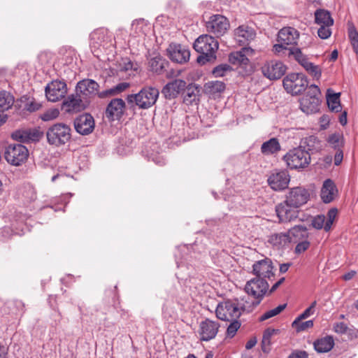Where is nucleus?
I'll return each mask as SVG.
<instances>
[{
  "label": "nucleus",
  "instance_id": "nucleus-1",
  "mask_svg": "<svg viewBox=\"0 0 358 358\" xmlns=\"http://www.w3.org/2000/svg\"><path fill=\"white\" fill-rule=\"evenodd\" d=\"M193 47L200 54L196 59L199 64L204 65L216 59L219 43L214 37L208 34L201 35L194 41Z\"/></svg>",
  "mask_w": 358,
  "mask_h": 358
},
{
  "label": "nucleus",
  "instance_id": "nucleus-2",
  "mask_svg": "<svg viewBox=\"0 0 358 358\" xmlns=\"http://www.w3.org/2000/svg\"><path fill=\"white\" fill-rule=\"evenodd\" d=\"M252 310L251 306L247 304H239L235 301H226L220 303L216 308V316L218 319L224 321H231L238 319L242 312L248 313Z\"/></svg>",
  "mask_w": 358,
  "mask_h": 358
},
{
  "label": "nucleus",
  "instance_id": "nucleus-3",
  "mask_svg": "<svg viewBox=\"0 0 358 358\" xmlns=\"http://www.w3.org/2000/svg\"><path fill=\"white\" fill-rule=\"evenodd\" d=\"M159 90L152 87H145L138 93L127 97L129 103H135L138 108L148 109L152 107L159 97Z\"/></svg>",
  "mask_w": 358,
  "mask_h": 358
},
{
  "label": "nucleus",
  "instance_id": "nucleus-4",
  "mask_svg": "<svg viewBox=\"0 0 358 358\" xmlns=\"http://www.w3.org/2000/svg\"><path fill=\"white\" fill-rule=\"evenodd\" d=\"M46 137L49 144L61 146L71 140V129L66 124L57 123L48 128Z\"/></svg>",
  "mask_w": 358,
  "mask_h": 358
},
{
  "label": "nucleus",
  "instance_id": "nucleus-5",
  "mask_svg": "<svg viewBox=\"0 0 358 358\" xmlns=\"http://www.w3.org/2000/svg\"><path fill=\"white\" fill-rule=\"evenodd\" d=\"M283 159L292 169H304L310 163V154L303 146H299L290 150Z\"/></svg>",
  "mask_w": 358,
  "mask_h": 358
},
{
  "label": "nucleus",
  "instance_id": "nucleus-6",
  "mask_svg": "<svg viewBox=\"0 0 358 358\" xmlns=\"http://www.w3.org/2000/svg\"><path fill=\"white\" fill-rule=\"evenodd\" d=\"M268 287V281L257 278H254L248 281L245 287V290L249 295L256 299V301H252L250 304L247 302L246 304L251 306L252 309L258 306L267 292Z\"/></svg>",
  "mask_w": 358,
  "mask_h": 358
},
{
  "label": "nucleus",
  "instance_id": "nucleus-7",
  "mask_svg": "<svg viewBox=\"0 0 358 358\" xmlns=\"http://www.w3.org/2000/svg\"><path fill=\"white\" fill-rule=\"evenodd\" d=\"M320 90L315 85H311L306 95L300 101V108L306 114H312L319 110Z\"/></svg>",
  "mask_w": 358,
  "mask_h": 358
},
{
  "label": "nucleus",
  "instance_id": "nucleus-8",
  "mask_svg": "<svg viewBox=\"0 0 358 358\" xmlns=\"http://www.w3.org/2000/svg\"><path fill=\"white\" fill-rule=\"evenodd\" d=\"M308 84L307 78L303 73H290L283 80L285 90L292 95L303 92Z\"/></svg>",
  "mask_w": 358,
  "mask_h": 358
},
{
  "label": "nucleus",
  "instance_id": "nucleus-9",
  "mask_svg": "<svg viewBox=\"0 0 358 358\" xmlns=\"http://www.w3.org/2000/svg\"><path fill=\"white\" fill-rule=\"evenodd\" d=\"M294 59L306 71V72L313 78L319 80L322 76V69L318 65L311 62L307 55H304L301 50L295 48L289 52Z\"/></svg>",
  "mask_w": 358,
  "mask_h": 358
},
{
  "label": "nucleus",
  "instance_id": "nucleus-10",
  "mask_svg": "<svg viewBox=\"0 0 358 358\" xmlns=\"http://www.w3.org/2000/svg\"><path fill=\"white\" fill-rule=\"evenodd\" d=\"M294 59L306 71V72L313 78L319 80L322 76V69L318 65L311 62L307 55H304L301 50L295 48L289 52Z\"/></svg>",
  "mask_w": 358,
  "mask_h": 358
},
{
  "label": "nucleus",
  "instance_id": "nucleus-11",
  "mask_svg": "<svg viewBox=\"0 0 358 358\" xmlns=\"http://www.w3.org/2000/svg\"><path fill=\"white\" fill-rule=\"evenodd\" d=\"M294 59L306 71V72L313 78L319 80L322 76V69L318 65L311 62L307 55H304L301 50L295 48L289 52Z\"/></svg>",
  "mask_w": 358,
  "mask_h": 358
},
{
  "label": "nucleus",
  "instance_id": "nucleus-12",
  "mask_svg": "<svg viewBox=\"0 0 358 358\" xmlns=\"http://www.w3.org/2000/svg\"><path fill=\"white\" fill-rule=\"evenodd\" d=\"M294 59L306 71V72L313 78L319 80L322 76V69L318 65L311 62L307 55H304L301 50L295 48L289 52Z\"/></svg>",
  "mask_w": 358,
  "mask_h": 358
},
{
  "label": "nucleus",
  "instance_id": "nucleus-13",
  "mask_svg": "<svg viewBox=\"0 0 358 358\" xmlns=\"http://www.w3.org/2000/svg\"><path fill=\"white\" fill-rule=\"evenodd\" d=\"M294 59L306 71V72L313 78L319 80L322 76V69L318 65L311 62L307 55H304L301 50L295 48L289 52Z\"/></svg>",
  "mask_w": 358,
  "mask_h": 358
},
{
  "label": "nucleus",
  "instance_id": "nucleus-14",
  "mask_svg": "<svg viewBox=\"0 0 358 358\" xmlns=\"http://www.w3.org/2000/svg\"><path fill=\"white\" fill-rule=\"evenodd\" d=\"M29 155L27 148L22 144H10L7 146L4 157L6 161L14 166L23 163Z\"/></svg>",
  "mask_w": 358,
  "mask_h": 358
},
{
  "label": "nucleus",
  "instance_id": "nucleus-15",
  "mask_svg": "<svg viewBox=\"0 0 358 358\" xmlns=\"http://www.w3.org/2000/svg\"><path fill=\"white\" fill-rule=\"evenodd\" d=\"M206 29L214 34L217 37L224 35L229 28V22L227 17L222 15H212L206 22Z\"/></svg>",
  "mask_w": 358,
  "mask_h": 358
},
{
  "label": "nucleus",
  "instance_id": "nucleus-16",
  "mask_svg": "<svg viewBox=\"0 0 358 358\" xmlns=\"http://www.w3.org/2000/svg\"><path fill=\"white\" fill-rule=\"evenodd\" d=\"M252 273L256 278L268 281L274 276V266L271 259L264 258L255 262L252 266Z\"/></svg>",
  "mask_w": 358,
  "mask_h": 358
},
{
  "label": "nucleus",
  "instance_id": "nucleus-17",
  "mask_svg": "<svg viewBox=\"0 0 358 358\" xmlns=\"http://www.w3.org/2000/svg\"><path fill=\"white\" fill-rule=\"evenodd\" d=\"M290 181V176L285 170H275L268 176L267 182L271 188L275 191L285 189Z\"/></svg>",
  "mask_w": 358,
  "mask_h": 358
},
{
  "label": "nucleus",
  "instance_id": "nucleus-18",
  "mask_svg": "<svg viewBox=\"0 0 358 358\" xmlns=\"http://www.w3.org/2000/svg\"><path fill=\"white\" fill-rule=\"evenodd\" d=\"M45 91L48 100L56 102L65 96L67 93V86L64 82L53 80L45 87Z\"/></svg>",
  "mask_w": 358,
  "mask_h": 358
},
{
  "label": "nucleus",
  "instance_id": "nucleus-19",
  "mask_svg": "<svg viewBox=\"0 0 358 358\" xmlns=\"http://www.w3.org/2000/svg\"><path fill=\"white\" fill-rule=\"evenodd\" d=\"M309 196L310 194L307 189L302 187H296L290 189L286 196V201L291 207L298 208L307 203Z\"/></svg>",
  "mask_w": 358,
  "mask_h": 358
},
{
  "label": "nucleus",
  "instance_id": "nucleus-20",
  "mask_svg": "<svg viewBox=\"0 0 358 358\" xmlns=\"http://www.w3.org/2000/svg\"><path fill=\"white\" fill-rule=\"evenodd\" d=\"M286 71V66L280 61L266 62L262 67L264 76L270 80L280 78Z\"/></svg>",
  "mask_w": 358,
  "mask_h": 358
},
{
  "label": "nucleus",
  "instance_id": "nucleus-21",
  "mask_svg": "<svg viewBox=\"0 0 358 358\" xmlns=\"http://www.w3.org/2000/svg\"><path fill=\"white\" fill-rule=\"evenodd\" d=\"M166 52L169 59L176 63H185L190 57L189 50L180 44L171 43Z\"/></svg>",
  "mask_w": 358,
  "mask_h": 358
},
{
  "label": "nucleus",
  "instance_id": "nucleus-22",
  "mask_svg": "<svg viewBox=\"0 0 358 358\" xmlns=\"http://www.w3.org/2000/svg\"><path fill=\"white\" fill-rule=\"evenodd\" d=\"M94 125L93 117L88 113L80 115L74 120L76 131L83 136L91 134L94 129Z\"/></svg>",
  "mask_w": 358,
  "mask_h": 358
},
{
  "label": "nucleus",
  "instance_id": "nucleus-23",
  "mask_svg": "<svg viewBox=\"0 0 358 358\" xmlns=\"http://www.w3.org/2000/svg\"><path fill=\"white\" fill-rule=\"evenodd\" d=\"M87 101L76 92V94L69 95L62 103V110L69 113L80 112L85 109Z\"/></svg>",
  "mask_w": 358,
  "mask_h": 358
},
{
  "label": "nucleus",
  "instance_id": "nucleus-24",
  "mask_svg": "<svg viewBox=\"0 0 358 358\" xmlns=\"http://www.w3.org/2000/svg\"><path fill=\"white\" fill-rule=\"evenodd\" d=\"M99 85L92 79H84L78 83L76 92L79 94L84 100L98 93Z\"/></svg>",
  "mask_w": 358,
  "mask_h": 358
},
{
  "label": "nucleus",
  "instance_id": "nucleus-25",
  "mask_svg": "<svg viewBox=\"0 0 358 358\" xmlns=\"http://www.w3.org/2000/svg\"><path fill=\"white\" fill-rule=\"evenodd\" d=\"M220 324L215 321L206 319L199 325V335L201 341H208L214 338L217 332Z\"/></svg>",
  "mask_w": 358,
  "mask_h": 358
},
{
  "label": "nucleus",
  "instance_id": "nucleus-26",
  "mask_svg": "<svg viewBox=\"0 0 358 358\" xmlns=\"http://www.w3.org/2000/svg\"><path fill=\"white\" fill-rule=\"evenodd\" d=\"M125 103L122 99H113L108 104L105 115L109 121L119 120L123 115Z\"/></svg>",
  "mask_w": 358,
  "mask_h": 358
},
{
  "label": "nucleus",
  "instance_id": "nucleus-27",
  "mask_svg": "<svg viewBox=\"0 0 358 358\" xmlns=\"http://www.w3.org/2000/svg\"><path fill=\"white\" fill-rule=\"evenodd\" d=\"M299 38V32L291 27L281 29L278 34V42L286 44V45H294L297 44Z\"/></svg>",
  "mask_w": 358,
  "mask_h": 358
},
{
  "label": "nucleus",
  "instance_id": "nucleus-28",
  "mask_svg": "<svg viewBox=\"0 0 358 358\" xmlns=\"http://www.w3.org/2000/svg\"><path fill=\"white\" fill-rule=\"evenodd\" d=\"M185 87V81L180 79H176L167 83L163 87L162 93L166 99H172L176 98Z\"/></svg>",
  "mask_w": 358,
  "mask_h": 358
},
{
  "label": "nucleus",
  "instance_id": "nucleus-29",
  "mask_svg": "<svg viewBox=\"0 0 358 358\" xmlns=\"http://www.w3.org/2000/svg\"><path fill=\"white\" fill-rule=\"evenodd\" d=\"M285 200L284 202L279 203L275 207L277 215L280 222H289L292 219L296 218L297 212Z\"/></svg>",
  "mask_w": 358,
  "mask_h": 358
},
{
  "label": "nucleus",
  "instance_id": "nucleus-30",
  "mask_svg": "<svg viewBox=\"0 0 358 358\" xmlns=\"http://www.w3.org/2000/svg\"><path fill=\"white\" fill-rule=\"evenodd\" d=\"M234 35L236 40L240 45H245L252 41L256 34L252 28L247 25H241L235 29Z\"/></svg>",
  "mask_w": 358,
  "mask_h": 358
},
{
  "label": "nucleus",
  "instance_id": "nucleus-31",
  "mask_svg": "<svg viewBox=\"0 0 358 358\" xmlns=\"http://www.w3.org/2000/svg\"><path fill=\"white\" fill-rule=\"evenodd\" d=\"M338 190L333 180L327 179L324 181L321 188L320 196L322 201L329 203L334 201Z\"/></svg>",
  "mask_w": 358,
  "mask_h": 358
},
{
  "label": "nucleus",
  "instance_id": "nucleus-32",
  "mask_svg": "<svg viewBox=\"0 0 358 358\" xmlns=\"http://www.w3.org/2000/svg\"><path fill=\"white\" fill-rule=\"evenodd\" d=\"M91 43L94 46L107 44L111 41L108 29L100 28L92 31L90 36Z\"/></svg>",
  "mask_w": 358,
  "mask_h": 358
},
{
  "label": "nucleus",
  "instance_id": "nucleus-33",
  "mask_svg": "<svg viewBox=\"0 0 358 358\" xmlns=\"http://www.w3.org/2000/svg\"><path fill=\"white\" fill-rule=\"evenodd\" d=\"M225 90V84L219 80L208 81L203 85V91L210 96L216 98Z\"/></svg>",
  "mask_w": 358,
  "mask_h": 358
},
{
  "label": "nucleus",
  "instance_id": "nucleus-34",
  "mask_svg": "<svg viewBox=\"0 0 358 358\" xmlns=\"http://www.w3.org/2000/svg\"><path fill=\"white\" fill-rule=\"evenodd\" d=\"M290 242L296 243L304 239L309 238V233L306 227L296 225L287 231Z\"/></svg>",
  "mask_w": 358,
  "mask_h": 358
},
{
  "label": "nucleus",
  "instance_id": "nucleus-35",
  "mask_svg": "<svg viewBox=\"0 0 358 358\" xmlns=\"http://www.w3.org/2000/svg\"><path fill=\"white\" fill-rule=\"evenodd\" d=\"M281 150L279 141L276 138H271L262 143L261 152L264 155H271L278 153Z\"/></svg>",
  "mask_w": 358,
  "mask_h": 358
},
{
  "label": "nucleus",
  "instance_id": "nucleus-36",
  "mask_svg": "<svg viewBox=\"0 0 358 358\" xmlns=\"http://www.w3.org/2000/svg\"><path fill=\"white\" fill-rule=\"evenodd\" d=\"M268 242L273 246L280 248L290 243V239L287 232L278 233L271 234L268 237Z\"/></svg>",
  "mask_w": 358,
  "mask_h": 358
},
{
  "label": "nucleus",
  "instance_id": "nucleus-37",
  "mask_svg": "<svg viewBox=\"0 0 358 358\" xmlns=\"http://www.w3.org/2000/svg\"><path fill=\"white\" fill-rule=\"evenodd\" d=\"M334 345V341L331 336H326L317 340L314 343V348L318 352H327L330 351Z\"/></svg>",
  "mask_w": 358,
  "mask_h": 358
},
{
  "label": "nucleus",
  "instance_id": "nucleus-38",
  "mask_svg": "<svg viewBox=\"0 0 358 358\" xmlns=\"http://www.w3.org/2000/svg\"><path fill=\"white\" fill-rule=\"evenodd\" d=\"M315 21L319 25H329L332 26L334 20L329 11L319 9L315 13Z\"/></svg>",
  "mask_w": 358,
  "mask_h": 358
},
{
  "label": "nucleus",
  "instance_id": "nucleus-39",
  "mask_svg": "<svg viewBox=\"0 0 358 358\" xmlns=\"http://www.w3.org/2000/svg\"><path fill=\"white\" fill-rule=\"evenodd\" d=\"M129 86L130 85L128 83H120L109 90L99 93V97L103 99L108 96L117 95L125 91Z\"/></svg>",
  "mask_w": 358,
  "mask_h": 358
},
{
  "label": "nucleus",
  "instance_id": "nucleus-40",
  "mask_svg": "<svg viewBox=\"0 0 358 358\" xmlns=\"http://www.w3.org/2000/svg\"><path fill=\"white\" fill-rule=\"evenodd\" d=\"M14 103L13 96L6 91L0 92V111L9 109Z\"/></svg>",
  "mask_w": 358,
  "mask_h": 358
},
{
  "label": "nucleus",
  "instance_id": "nucleus-41",
  "mask_svg": "<svg viewBox=\"0 0 358 358\" xmlns=\"http://www.w3.org/2000/svg\"><path fill=\"white\" fill-rule=\"evenodd\" d=\"M320 145V141L315 136H310L304 138L299 146H303V149L308 152L317 150Z\"/></svg>",
  "mask_w": 358,
  "mask_h": 358
},
{
  "label": "nucleus",
  "instance_id": "nucleus-42",
  "mask_svg": "<svg viewBox=\"0 0 358 358\" xmlns=\"http://www.w3.org/2000/svg\"><path fill=\"white\" fill-rule=\"evenodd\" d=\"M229 60L234 65L246 64L249 61L244 53V49L231 52L229 56Z\"/></svg>",
  "mask_w": 358,
  "mask_h": 358
},
{
  "label": "nucleus",
  "instance_id": "nucleus-43",
  "mask_svg": "<svg viewBox=\"0 0 358 358\" xmlns=\"http://www.w3.org/2000/svg\"><path fill=\"white\" fill-rule=\"evenodd\" d=\"M340 93L327 94V101L328 107L331 111L338 112L341 109Z\"/></svg>",
  "mask_w": 358,
  "mask_h": 358
},
{
  "label": "nucleus",
  "instance_id": "nucleus-44",
  "mask_svg": "<svg viewBox=\"0 0 358 358\" xmlns=\"http://www.w3.org/2000/svg\"><path fill=\"white\" fill-rule=\"evenodd\" d=\"M199 90L195 86H189L187 88L186 94L184 97V101L187 104H192L193 102L198 101Z\"/></svg>",
  "mask_w": 358,
  "mask_h": 358
},
{
  "label": "nucleus",
  "instance_id": "nucleus-45",
  "mask_svg": "<svg viewBox=\"0 0 358 358\" xmlns=\"http://www.w3.org/2000/svg\"><path fill=\"white\" fill-rule=\"evenodd\" d=\"M328 143L335 149H340L344 145L343 136L338 133L332 134L328 137Z\"/></svg>",
  "mask_w": 358,
  "mask_h": 358
},
{
  "label": "nucleus",
  "instance_id": "nucleus-46",
  "mask_svg": "<svg viewBox=\"0 0 358 358\" xmlns=\"http://www.w3.org/2000/svg\"><path fill=\"white\" fill-rule=\"evenodd\" d=\"M286 306H287L286 303L280 304L278 306H277L276 308L265 312L259 317V320L264 321V320L270 319L274 316H276L277 315L280 314L282 310H284L285 309Z\"/></svg>",
  "mask_w": 358,
  "mask_h": 358
},
{
  "label": "nucleus",
  "instance_id": "nucleus-47",
  "mask_svg": "<svg viewBox=\"0 0 358 358\" xmlns=\"http://www.w3.org/2000/svg\"><path fill=\"white\" fill-rule=\"evenodd\" d=\"M232 70V68L227 64H222L217 66H215L213 71L212 73L215 77H222L227 75V73L230 72Z\"/></svg>",
  "mask_w": 358,
  "mask_h": 358
},
{
  "label": "nucleus",
  "instance_id": "nucleus-48",
  "mask_svg": "<svg viewBox=\"0 0 358 358\" xmlns=\"http://www.w3.org/2000/svg\"><path fill=\"white\" fill-rule=\"evenodd\" d=\"M149 64L153 72L160 73L164 68V60L160 57H155L150 60Z\"/></svg>",
  "mask_w": 358,
  "mask_h": 358
},
{
  "label": "nucleus",
  "instance_id": "nucleus-49",
  "mask_svg": "<svg viewBox=\"0 0 358 358\" xmlns=\"http://www.w3.org/2000/svg\"><path fill=\"white\" fill-rule=\"evenodd\" d=\"M285 45L286 44H282V43L275 44L273 47V52L279 56H292V55H289V52L294 48H287Z\"/></svg>",
  "mask_w": 358,
  "mask_h": 358
},
{
  "label": "nucleus",
  "instance_id": "nucleus-50",
  "mask_svg": "<svg viewBox=\"0 0 358 358\" xmlns=\"http://www.w3.org/2000/svg\"><path fill=\"white\" fill-rule=\"evenodd\" d=\"M278 332V329H271V328H268L264 331V332L263 334V337H262V345H263V350L264 351H266V350L264 348L266 347V345H270L271 337L274 334H277Z\"/></svg>",
  "mask_w": 358,
  "mask_h": 358
},
{
  "label": "nucleus",
  "instance_id": "nucleus-51",
  "mask_svg": "<svg viewBox=\"0 0 358 358\" xmlns=\"http://www.w3.org/2000/svg\"><path fill=\"white\" fill-rule=\"evenodd\" d=\"M295 243H296V245L294 248V253L296 255H301L310 246V242L309 241V238L296 242Z\"/></svg>",
  "mask_w": 358,
  "mask_h": 358
},
{
  "label": "nucleus",
  "instance_id": "nucleus-52",
  "mask_svg": "<svg viewBox=\"0 0 358 358\" xmlns=\"http://www.w3.org/2000/svg\"><path fill=\"white\" fill-rule=\"evenodd\" d=\"M12 138L17 141L22 143H28L29 142V134L27 133V130H17L13 132L11 135Z\"/></svg>",
  "mask_w": 358,
  "mask_h": 358
},
{
  "label": "nucleus",
  "instance_id": "nucleus-53",
  "mask_svg": "<svg viewBox=\"0 0 358 358\" xmlns=\"http://www.w3.org/2000/svg\"><path fill=\"white\" fill-rule=\"evenodd\" d=\"M336 215H337V209L336 208H331V210H329V212L327 213V220H326L325 226H324V230L326 231H328L331 229V225L336 217Z\"/></svg>",
  "mask_w": 358,
  "mask_h": 358
},
{
  "label": "nucleus",
  "instance_id": "nucleus-54",
  "mask_svg": "<svg viewBox=\"0 0 358 358\" xmlns=\"http://www.w3.org/2000/svg\"><path fill=\"white\" fill-rule=\"evenodd\" d=\"M59 115V111L57 108H52L45 111L41 116L43 121H50L57 118Z\"/></svg>",
  "mask_w": 358,
  "mask_h": 358
},
{
  "label": "nucleus",
  "instance_id": "nucleus-55",
  "mask_svg": "<svg viewBox=\"0 0 358 358\" xmlns=\"http://www.w3.org/2000/svg\"><path fill=\"white\" fill-rule=\"evenodd\" d=\"M326 217L323 215H320L313 218L312 225L317 229H324Z\"/></svg>",
  "mask_w": 358,
  "mask_h": 358
},
{
  "label": "nucleus",
  "instance_id": "nucleus-56",
  "mask_svg": "<svg viewBox=\"0 0 358 358\" xmlns=\"http://www.w3.org/2000/svg\"><path fill=\"white\" fill-rule=\"evenodd\" d=\"M231 321V324L227 327V334L229 336L233 337L236 334L238 329L240 328L241 323L237 320V319Z\"/></svg>",
  "mask_w": 358,
  "mask_h": 358
},
{
  "label": "nucleus",
  "instance_id": "nucleus-57",
  "mask_svg": "<svg viewBox=\"0 0 358 358\" xmlns=\"http://www.w3.org/2000/svg\"><path fill=\"white\" fill-rule=\"evenodd\" d=\"M330 27L331 26L329 25H320V27L317 31L319 37L322 39L328 38L331 34Z\"/></svg>",
  "mask_w": 358,
  "mask_h": 358
},
{
  "label": "nucleus",
  "instance_id": "nucleus-58",
  "mask_svg": "<svg viewBox=\"0 0 358 358\" xmlns=\"http://www.w3.org/2000/svg\"><path fill=\"white\" fill-rule=\"evenodd\" d=\"M314 313V310H312V308H306L295 320L292 322V326H296L300 322V320H304Z\"/></svg>",
  "mask_w": 358,
  "mask_h": 358
},
{
  "label": "nucleus",
  "instance_id": "nucleus-59",
  "mask_svg": "<svg viewBox=\"0 0 358 358\" xmlns=\"http://www.w3.org/2000/svg\"><path fill=\"white\" fill-rule=\"evenodd\" d=\"M313 320H308L306 322H301V320H300V322L298 324H296V326H292V327L294 328H295L297 331H305L307 329L313 327Z\"/></svg>",
  "mask_w": 358,
  "mask_h": 358
},
{
  "label": "nucleus",
  "instance_id": "nucleus-60",
  "mask_svg": "<svg viewBox=\"0 0 358 358\" xmlns=\"http://www.w3.org/2000/svg\"><path fill=\"white\" fill-rule=\"evenodd\" d=\"M334 331L338 334H345L348 330V326L344 322H338L334 325Z\"/></svg>",
  "mask_w": 358,
  "mask_h": 358
},
{
  "label": "nucleus",
  "instance_id": "nucleus-61",
  "mask_svg": "<svg viewBox=\"0 0 358 358\" xmlns=\"http://www.w3.org/2000/svg\"><path fill=\"white\" fill-rule=\"evenodd\" d=\"M41 106V105L37 102L30 101L26 104L25 108L30 112H34L38 110Z\"/></svg>",
  "mask_w": 358,
  "mask_h": 358
},
{
  "label": "nucleus",
  "instance_id": "nucleus-62",
  "mask_svg": "<svg viewBox=\"0 0 358 358\" xmlns=\"http://www.w3.org/2000/svg\"><path fill=\"white\" fill-rule=\"evenodd\" d=\"M29 134V142L38 141L40 138V132L37 130H27Z\"/></svg>",
  "mask_w": 358,
  "mask_h": 358
},
{
  "label": "nucleus",
  "instance_id": "nucleus-63",
  "mask_svg": "<svg viewBox=\"0 0 358 358\" xmlns=\"http://www.w3.org/2000/svg\"><path fill=\"white\" fill-rule=\"evenodd\" d=\"M343 150L340 149H337V151L334 156V164L336 166H338L343 161Z\"/></svg>",
  "mask_w": 358,
  "mask_h": 358
},
{
  "label": "nucleus",
  "instance_id": "nucleus-64",
  "mask_svg": "<svg viewBox=\"0 0 358 358\" xmlns=\"http://www.w3.org/2000/svg\"><path fill=\"white\" fill-rule=\"evenodd\" d=\"M288 358H308V354L305 351H296L292 353Z\"/></svg>",
  "mask_w": 358,
  "mask_h": 358
}]
</instances>
